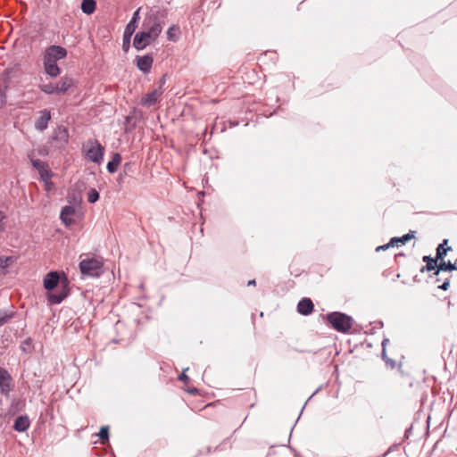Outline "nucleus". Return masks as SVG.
I'll return each mask as SVG.
<instances>
[{"mask_svg": "<svg viewBox=\"0 0 457 457\" xmlns=\"http://www.w3.org/2000/svg\"><path fill=\"white\" fill-rule=\"evenodd\" d=\"M179 379L181 381H187L188 379L187 376L185 374V370L183 373L179 377Z\"/></svg>", "mask_w": 457, "mask_h": 457, "instance_id": "33", "label": "nucleus"}, {"mask_svg": "<svg viewBox=\"0 0 457 457\" xmlns=\"http://www.w3.org/2000/svg\"><path fill=\"white\" fill-rule=\"evenodd\" d=\"M174 30H175V29H174V28H170V29H169V30H168V32H167V34H168V38H169L170 40H173V41H175V38L173 37V31H174Z\"/></svg>", "mask_w": 457, "mask_h": 457, "instance_id": "31", "label": "nucleus"}, {"mask_svg": "<svg viewBox=\"0 0 457 457\" xmlns=\"http://www.w3.org/2000/svg\"><path fill=\"white\" fill-rule=\"evenodd\" d=\"M313 307L310 298H303L297 304V312L302 315H310L313 312Z\"/></svg>", "mask_w": 457, "mask_h": 457, "instance_id": "13", "label": "nucleus"}, {"mask_svg": "<svg viewBox=\"0 0 457 457\" xmlns=\"http://www.w3.org/2000/svg\"><path fill=\"white\" fill-rule=\"evenodd\" d=\"M154 59L151 55L137 57V67L144 73H148L152 68Z\"/></svg>", "mask_w": 457, "mask_h": 457, "instance_id": "12", "label": "nucleus"}, {"mask_svg": "<svg viewBox=\"0 0 457 457\" xmlns=\"http://www.w3.org/2000/svg\"><path fill=\"white\" fill-rule=\"evenodd\" d=\"M98 436L101 439V442L103 444H104L107 440H108V436H109V429H108V427H102L99 433H98Z\"/></svg>", "mask_w": 457, "mask_h": 457, "instance_id": "28", "label": "nucleus"}, {"mask_svg": "<svg viewBox=\"0 0 457 457\" xmlns=\"http://www.w3.org/2000/svg\"><path fill=\"white\" fill-rule=\"evenodd\" d=\"M121 162V155L119 153L113 154L112 160L107 163V170L110 173H114Z\"/></svg>", "mask_w": 457, "mask_h": 457, "instance_id": "19", "label": "nucleus"}, {"mask_svg": "<svg viewBox=\"0 0 457 457\" xmlns=\"http://www.w3.org/2000/svg\"><path fill=\"white\" fill-rule=\"evenodd\" d=\"M44 71L52 78H56L61 74V68L57 63L43 62Z\"/></svg>", "mask_w": 457, "mask_h": 457, "instance_id": "14", "label": "nucleus"}, {"mask_svg": "<svg viewBox=\"0 0 457 457\" xmlns=\"http://www.w3.org/2000/svg\"><path fill=\"white\" fill-rule=\"evenodd\" d=\"M75 213V208L73 206H65L62 209L61 212V219L63 223L66 225H71L74 222V220L71 218V215Z\"/></svg>", "mask_w": 457, "mask_h": 457, "instance_id": "16", "label": "nucleus"}, {"mask_svg": "<svg viewBox=\"0 0 457 457\" xmlns=\"http://www.w3.org/2000/svg\"><path fill=\"white\" fill-rule=\"evenodd\" d=\"M60 283V276L57 271L47 273L44 278V287L49 291L47 300L51 304H58L62 303L68 295L67 291L63 288L62 292H52L58 287Z\"/></svg>", "mask_w": 457, "mask_h": 457, "instance_id": "2", "label": "nucleus"}, {"mask_svg": "<svg viewBox=\"0 0 457 457\" xmlns=\"http://www.w3.org/2000/svg\"><path fill=\"white\" fill-rule=\"evenodd\" d=\"M68 52L66 48L52 45L47 46L43 53V62H54L57 63L58 61H61L67 57Z\"/></svg>", "mask_w": 457, "mask_h": 457, "instance_id": "7", "label": "nucleus"}, {"mask_svg": "<svg viewBox=\"0 0 457 457\" xmlns=\"http://www.w3.org/2000/svg\"><path fill=\"white\" fill-rule=\"evenodd\" d=\"M85 157L97 164H101L104 159V147L96 139H88L82 147Z\"/></svg>", "mask_w": 457, "mask_h": 457, "instance_id": "5", "label": "nucleus"}, {"mask_svg": "<svg viewBox=\"0 0 457 457\" xmlns=\"http://www.w3.org/2000/svg\"><path fill=\"white\" fill-rule=\"evenodd\" d=\"M448 240L445 239L442 244H440L436 248V259L437 261H443L445 260V257L448 251L452 250L451 247H445V245L447 244Z\"/></svg>", "mask_w": 457, "mask_h": 457, "instance_id": "22", "label": "nucleus"}, {"mask_svg": "<svg viewBox=\"0 0 457 457\" xmlns=\"http://www.w3.org/2000/svg\"><path fill=\"white\" fill-rule=\"evenodd\" d=\"M51 120V112L50 111L45 109L39 112V116L35 121V128L39 131H44L47 126L48 122Z\"/></svg>", "mask_w": 457, "mask_h": 457, "instance_id": "11", "label": "nucleus"}, {"mask_svg": "<svg viewBox=\"0 0 457 457\" xmlns=\"http://www.w3.org/2000/svg\"><path fill=\"white\" fill-rule=\"evenodd\" d=\"M15 313L13 310H0V327L8 323L15 316Z\"/></svg>", "mask_w": 457, "mask_h": 457, "instance_id": "20", "label": "nucleus"}, {"mask_svg": "<svg viewBox=\"0 0 457 457\" xmlns=\"http://www.w3.org/2000/svg\"><path fill=\"white\" fill-rule=\"evenodd\" d=\"M96 7L95 0H82L81 10L86 14H92Z\"/></svg>", "mask_w": 457, "mask_h": 457, "instance_id": "21", "label": "nucleus"}, {"mask_svg": "<svg viewBox=\"0 0 457 457\" xmlns=\"http://www.w3.org/2000/svg\"><path fill=\"white\" fill-rule=\"evenodd\" d=\"M128 44H129V42H128V40L124 41L123 47L128 46Z\"/></svg>", "mask_w": 457, "mask_h": 457, "instance_id": "35", "label": "nucleus"}, {"mask_svg": "<svg viewBox=\"0 0 457 457\" xmlns=\"http://www.w3.org/2000/svg\"><path fill=\"white\" fill-rule=\"evenodd\" d=\"M423 262H426V265L423 266L420 270L421 272H424L425 270L427 271H431V270H437V260L436 258H432L430 256H424L423 257Z\"/></svg>", "mask_w": 457, "mask_h": 457, "instance_id": "18", "label": "nucleus"}, {"mask_svg": "<svg viewBox=\"0 0 457 457\" xmlns=\"http://www.w3.org/2000/svg\"><path fill=\"white\" fill-rule=\"evenodd\" d=\"M40 175V179L45 182V184L48 183V180L51 179L53 173L52 171L47 168L38 172Z\"/></svg>", "mask_w": 457, "mask_h": 457, "instance_id": "26", "label": "nucleus"}, {"mask_svg": "<svg viewBox=\"0 0 457 457\" xmlns=\"http://www.w3.org/2000/svg\"><path fill=\"white\" fill-rule=\"evenodd\" d=\"M99 199V193L95 189L91 188L87 193V201L91 204L96 203Z\"/></svg>", "mask_w": 457, "mask_h": 457, "instance_id": "27", "label": "nucleus"}, {"mask_svg": "<svg viewBox=\"0 0 457 457\" xmlns=\"http://www.w3.org/2000/svg\"><path fill=\"white\" fill-rule=\"evenodd\" d=\"M450 287V282H449V279L446 278L445 281L440 285L438 287L444 291H446Z\"/></svg>", "mask_w": 457, "mask_h": 457, "instance_id": "30", "label": "nucleus"}, {"mask_svg": "<svg viewBox=\"0 0 457 457\" xmlns=\"http://www.w3.org/2000/svg\"><path fill=\"white\" fill-rule=\"evenodd\" d=\"M30 425V421L27 416H19L13 424V428L18 432L26 431Z\"/></svg>", "mask_w": 457, "mask_h": 457, "instance_id": "15", "label": "nucleus"}, {"mask_svg": "<svg viewBox=\"0 0 457 457\" xmlns=\"http://www.w3.org/2000/svg\"><path fill=\"white\" fill-rule=\"evenodd\" d=\"M256 282L255 279H252L248 281V286H255Z\"/></svg>", "mask_w": 457, "mask_h": 457, "instance_id": "34", "label": "nucleus"}, {"mask_svg": "<svg viewBox=\"0 0 457 457\" xmlns=\"http://www.w3.org/2000/svg\"><path fill=\"white\" fill-rule=\"evenodd\" d=\"M12 387V378L4 368L0 367V393L8 396Z\"/></svg>", "mask_w": 457, "mask_h": 457, "instance_id": "8", "label": "nucleus"}, {"mask_svg": "<svg viewBox=\"0 0 457 457\" xmlns=\"http://www.w3.org/2000/svg\"><path fill=\"white\" fill-rule=\"evenodd\" d=\"M53 183L50 180H48V183L45 184V188L46 191H50L53 188Z\"/></svg>", "mask_w": 457, "mask_h": 457, "instance_id": "32", "label": "nucleus"}, {"mask_svg": "<svg viewBox=\"0 0 457 457\" xmlns=\"http://www.w3.org/2000/svg\"><path fill=\"white\" fill-rule=\"evenodd\" d=\"M139 12H140V9H137L133 13L132 19L126 26L124 35H123L124 41L128 40V42H129L131 36L134 34L136 29L137 28V23L140 20Z\"/></svg>", "mask_w": 457, "mask_h": 457, "instance_id": "10", "label": "nucleus"}, {"mask_svg": "<svg viewBox=\"0 0 457 457\" xmlns=\"http://www.w3.org/2000/svg\"><path fill=\"white\" fill-rule=\"evenodd\" d=\"M331 327L339 332H348L353 326V318L343 312H334L327 315Z\"/></svg>", "mask_w": 457, "mask_h": 457, "instance_id": "6", "label": "nucleus"}, {"mask_svg": "<svg viewBox=\"0 0 457 457\" xmlns=\"http://www.w3.org/2000/svg\"><path fill=\"white\" fill-rule=\"evenodd\" d=\"M75 84V80L68 76H62L56 83L40 84L39 89L46 95H64Z\"/></svg>", "mask_w": 457, "mask_h": 457, "instance_id": "4", "label": "nucleus"}, {"mask_svg": "<svg viewBox=\"0 0 457 457\" xmlns=\"http://www.w3.org/2000/svg\"><path fill=\"white\" fill-rule=\"evenodd\" d=\"M5 219H6L5 214L0 211V233L4 231V229H5V223H4Z\"/></svg>", "mask_w": 457, "mask_h": 457, "instance_id": "29", "label": "nucleus"}, {"mask_svg": "<svg viewBox=\"0 0 457 457\" xmlns=\"http://www.w3.org/2000/svg\"><path fill=\"white\" fill-rule=\"evenodd\" d=\"M80 259L79 270L83 275L99 277L103 273V258L83 254Z\"/></svg>", "mask_w": 457, "mask_h": 457, "instance_id": "3", "label": "nucleus"}, {"mask_svg": "<svg viewBox=\"0 0 457 457\" xmlns=\"http://www.w3.org/2000/svg\"><path fill=\"white\" fill-rule=\"evenodd\" d=\"M412 237H413V235H411V234H406V235H404V236H403L401 237H394V238L391 239V241H390V243L388 245L380 246V248L386 249V248L389 247V245L394 246L395 243L405 244L407 241H409ZM378 249H379V247Z\"/></svg>", "mask_w": 457, "mask_h": 457, "instance_id": "23", "label": "nucleus"}, {"mask_svg": "<svg viewBox=\"0 0 457 457\" xmlns=\"http://www.w3.org/2000/svg\"><path fill=\"white\" fill-rule=\"evenodd\" d=\"M162 93L163 90L162 88V86H160L158 88H155L153 91L145 95V96H143L141 99V104L143 106H152L155 104L159 101Z\"/></svg>", "mask_w": 457, "mask_h": 457, "instance_id": "9", "label": "nucleus"}, {"mask_svg": "<svg viewBox=\"0 0 457 457\" xmlns=\"http://www.w3.org/2000/svg\"><path fill=\"white\" fill-rule=\"evenodd\" d=\"M162 26L158 17L149 14L142 24V30L135 35L133 46L137 50H143L156 40L162 32Z\"/></svg>", "mask_w": 457, "mask_h": 457, "instance_id": "1", "label": "nucleus"}, {"mask_svg": "<svg viewBox=\"0 0 457 457\" xmlns=\"http://www.w3.org/2000/svg\"><path fill=\"white\" fill-rule=\"evenodd\" d=\"M30 162H31L32 166L36 170H37L38 172L48 167V165L46 162H42L39 159L30 158Z\"/></svg>", "mask_w": 457, "mask_h": 457, "instance_id": "25", "label": "nucleus"}, {"mask_svg": "<svg viewBox=\"0 0 457 457\" xmlns=\"http://www.w3.org/2000/svg\"><path fill=\"white\" fill-rule=\"evenodd\" d=\"M440 262L437 265V270H436L435 274L438 275L439 271H446V270H457V259L453 263H452L450 261L445 262V260L439 261Z\"/></svg>", "mask_w": 457, "mask_h": 457, "instance_id": "17", "label": "nucleus"}, {"mask_svg": "<svg viewBox=\"0 0 457 457\" xmlns=\"http://www.w3.org/2000/svg\"><path fill=\"white\" fill-rule=\"evenodd\" d=\"M15 261L13 256H0V272H4Z\"/></svg>", "mask_w": 457, "mask_h": 457, "instance_id": "24", "label": "nucleus"}]
</instances>
